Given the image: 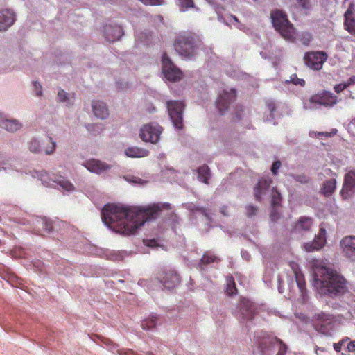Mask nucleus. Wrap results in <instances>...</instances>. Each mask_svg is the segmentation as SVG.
<instances>
[{"label":"nucleus","instance_id":"obj_18","mask_svg":"<svg viewBox=\"0 0 355 355\" xmlns=\"http://www.w3.org/2000/svg\"><path fill=\"white\" fill-rule=\"evenodd\" d=\"M83 166L89 171L98 174L106 171L110 168V166L108 164L96 159H91L86 161Z\"/></svg>","mask_w":355,"mask_h":355},{"label":"nucleus","instance_id":"obj_5","mask_svg":"<svg viewBox=\"0 0 355 355\" xmlns=\"http://www.w3.org/2000/svg\"><path fill=\"white\" fill-rule=\"evenodd\" d=\"M162 72L165 78L171 82H176L182 79L183 73L171 61L167 53L164 52L162 57Z\"/></svg>","mask_w":355,"mask_h":355},{"label":"nucleus","instance_id":"obj_35","mask_svg":"<svg viewBox=\"0 0 355 355\" xmlns=\"http://www.w3.org/2000/svg\"><path fill=\"white\" fill-rule=\"evenodd\" d=\"M28 150L32 153H35L41 152V147L39 141L36 139H33L28 143Z\"/></svg>","mask_w":355,"mask_h":355},{"label":"nucleus","instance_id":"obj_30","mask_svg":"<svg viewBox=\"0 0 355 355\" xmlns=\"http://www.w3.org/2000/svg\"><path fill=\"white\" fill-rule=\"evenodd\" d=\"M345 26L346 29L352 35H355V19L352 17V11L348 9L345 13Z\"/></svg>","mask_w":355,"mask_h":355},{"label":"nucleus","instance_id":"obj_36","mask_svg":"<svg viewBox=\"0 0 355 355\" xmlns=\"http://www.w3.org/2000/svg\"><path fill=\"white\" fill-rule=\"evenodd\" d=\"M49 145L44 149V151L45 152V153L46 155H51V154L53 153V152L55 150V146H56L55 142L50 137H49Z\"/></svg>","mask_w":355,"mask_h":355},{"label":"nucleus","instance_id":"obj_53","mask_svg":"<svg viewBox=\"0 0 355 355\" xmlns=\"http://www.w3.org/2000/svg\"><path fill=\"white\" fill-rule=\"evenodd\" d=\"M299 5L303 8H307L309 0H296Z\"/></svg>","mask_w":355,"mask_h":355},{"label":"nucleus","instance_id":"obj_44","mask_svg":"<svg viewBox=\"0 0 355 355\" xmlns=\"http://www.w3.org/2000/svg\"><path fill=\"white\" fill-rule=\"evenodd\" d=\"M337 130H334L332 132H315V135L316 136H325V137H331V135H334L336 133Z\"/></svg>","mask_w":355,"mask_h":355},{"label":"nucleus","instance_id":"obj_46","mask_svg":"<svg viewBox=\"0 0 355 355\" xmlns=\"http://www.w3.org/2000/svg\"><path fill=\"white\" fill-rule=\"evenodd\" d=\"M347 88V85L345 83L338 84L334 86V90L336 93H340Z\"/></svg>","mask_w":355,"mask_h":355},{"label":"nucleus","instance_id":"obj_32","mask_svg":"<svg viewBox=\"0 0 355 355\" xmlns=\"http://www.w3.org/2000/svg\"><path fill=\"white\" fill-rule=\"evenodd\" d=\"M226 292L229 295H234L237 293L236 284L234 278L231 276L227 279Z\"/></svg>","mask_w":355,"mask_h":355},{"label":"nucleus","instance_id":"obj_49","mask_svg":"<svg viewBox=\"0 0 355 355\" xmlns=\"http://www.w3.org/2000/svg\"><path fill=\"white\" fill-rule=\"evenodd\" d=\"M193 210L196 211H199V212L202 213L203 215H205L207 217L208 216L207 213V210L204 207H195L193 209Z\"/></svg>","mask_w":355,"mask_h":355},{"label":"nucleus","instance_id":"obj_34","mask_svg":"<svg viewBox=\"0 0 355 355\" xmlns=\"http://www.w3.org/2000/svg\"><path fill=\"white\" fill-rule=\"evenodd\" d=\"M273 340L274 343L278 345V352L276 355H285L288 349L286 345L278 338H275Z\"/></svg>","mask_w":355,"mask_h":355},{"label":"nucleus","instance_id":"obj_10","mask_svg":"<svg viewBox=\"0 0 355 355\" xmlns=\"http://www.w3.org/2000/svg\"><path fill=\"white\" fill-rule=\"evenodd\" d=\"M158 279L164 288L171 289L180 282V275L174 270H163L159 273Z\"/></svg>","mask_w":355,"mask_h":355},{"label":"nucleus","instance_id":"obj_21","mask_svg":"<svg viewBox=\"0 0 355 355\" xmlns=\"http://www.w3.org/2000/svg\"><path fill=\"white\" fill-rule=\"evenodd\" d=\"M0 126L9 132H15L19 130L21 124L17 120L8 119L0 114Z\"/></svg>","mask_w":355,"mask_h":355},{"label":"nucleus","instance_id":"obj_39","mask_svg":"<svg viewBox=\"0 0 355 355\" xmlns=\"http://www.w3.org/2000/svg\"><path fill=\"white\" fill-rule=\"evenodd\" d=\"M146 6H161L164 3V0H138Z\"/></svg>","mask_w":355,"mask_h":355},{"label":"nucleus","instance_id":"obj_55","mask_svg":"<svg viewBox=\"0 0 355 355\" xmlns=\"http://www.w3.org/2000/svg\"><path fill=\"white\" fill-rule=\"evenodd\" d=\"M117 353L119 355H135L132 350H127L125 352H123L122 350H118Z\"/></svg>","mask_w":355,"mask_h":355},{"label":"nucleus","instance_id":"obj_51","mask_svg":"<svg viewBox=\"0 0 355 355\" xmlns=\"http://www.w3.org/2000/svg\"><path fill=\"white\" fill-rule=\"evenodd\" d=\"M144 242L147 246L154 247L157 245V241L155 239L144 240Z\"/></svg>","mask_w":355,"mask_h":355},{"label":"nucleus","instance_id":"obj_19","mask_svg":"<svg viewBox=\"0 0 355 355\" xmlns=\"http://www.w3.org/2000/svg\"><path fill=\"white\" fill-rule=\"evenodd\" d=\"M92 110L94 115L101 119H105L109 115L107 105L105 103L100 101H94L92 102Z\"/></svg>","mask_w":355,"mask_h":355},{"label":"nucleus","instance_id":"obj_20","mask_svg":"<svg viewBox=\"0 0 355 355\" xmlns=\"http://www.w3.org/2000/svg\"><path fill=\"white\" fill-rule=\"evenodd\" d=\"M327 59V55L324 51L312 52V69L320 70Z\"/></svg>","mask_w":355,"mask_h":355},{"label":"nucleus","instance_id":"obj_23","mask_svg":"<svg viewBox=\"0 0 355 355\" xmlns=\"http://www.w3.org/2000/svg\"><path fill=\"white\" fill-rule=\"evenodd\" d=\"M326 243V230L324 228H320L319 232L314 237L312 241V250H320L322 248Z\"/></svg>","mask_w":355,"mask_h":355},{"label":"nucleus","instance_id":"obj_43","mask_svg":"<svg viewBox=\"0 0 355 355\" xmlns=\"http://www.w3.org/2000/svg\"><path fill=\"white\" fill-rule=\"evenodd\" d=\"M58 97L60 102H64L67 99V93L64 90H60L58 92Z\"/></svg>","mask_w":355,"mask_h":355},{"label":"nucleus","instance_id":"obj_61","mask_svg":"<svg viewBox=\"0 0 355 355\" xmlns=\"http://www.w3.org/2000/svg\"><path fill=\"white\" fill-rule=\"evenodd\" d=\"M227 207L226 206H223L222 208H221V213L224 215V216H227Z\"/></svg>","mask_w":355,"mask_h":355},{"label":"nucleus","instance_id":"obj_31","mask_svg":"<svg viewBox=\"0 0 355 355\" xmlns=\"http://www.w3.org/2000/svg\"><path fill=\"white\" fill-rule=\"evenodd\" d=\"M157 318L155 315H151L145 319L141 322V327L145 330H150L156 327Z\"/></svg>","mask_w":355,"mask_h":355},{"label":"nucleus","instance_id":"obj_29","mask_svg":"<svg viewBox=\"0 0 355 355\" xmlns=\"http://www.w3.org/2000/svg\"><path fill=\"white\" fill-rule=\"evenodd\" d=\"M198 180L205 184H208L210 178V169L207 165H203L197 170Z\"/></svg>","mask_w":355,"mask_h":355},{"label":"nucleus","instance_id":"obj_62","mask_svg":"<svg viewBox=\"0 0 355 355\" xmlns=\"http://www.w3.org/2000/svg\"><path fill=\"white\" fill-rule=\"evenodd\" d=\"M230 17L235 21V22H237L239 23V21L238 19V18L235 16V15H230Z\"/></svg>","mask_w":355,"mask_h":355},{"label":"nucleus","instance_id":"obj_12","mask_svg":"<svg viewBox=\"0 0 355 355\" xmlns=\"http://www.w3.org/2000/svg\"><path fill=\"white\" fill-rule=\"evenodd\" d=\"M355 193V171L347 172L344 178V182L341 190L342 196L347 199Z\"/></svg>","mask_w":355,"mask_h":355},{"label":"nucleus","instance_id":"obj_28","mask_svg":"<svg viewBox=\"0 0 355 355\" xmlns=\"http://www.w3.org/2000/svg\"><path fill=\"white\" fill-rule=\"evenodd\" d=\"M336 179H330L326 181L321 188V193L326 196H331L336 189Z\"/></svg>","mask_w":355,"mask_h":355},{"label":"nucleus","instance_id":"obj_17","mask_svg":"<svg viewBox=\"0 0 355 355\" xmlns=\"http://www.w3.org/2000/svg\"><path fill=\"white\" fill-rule=\"evenodd\" d=\"M239 309L243 319L250 321L254 318V307L249 300L244 298L241 300Z\"/></svg>","mask_w":355,"mask_h":355},{"label":"nucleus","instance_id":"obj_52","mask_svg":"<svg viewBox=\"0 0 355 355\" xmlns=\"http://www.w3.org/2000/svg\"><path fill=\"white\" fill-rule=\"evenodd\" d=\"M96 128L98 130H102V128L101 127V125L98 124H89L87 126V128L89 131L94 130V128Z\"/></svg>","mask_w":355,"mask_h":355},{"label":"nucleus","instance_id":"obj_15","mask_svg":"<svg viewBox=\"0 0 355 355\" xmlns=\"http://www.w3.org/2000/svg\"><path fill=\"white\" fill-rule=\"evenodd\" d=\"M272 180L270 178H261L254 187V198L258 201H261L262 196L266 195L268 191Z\"/></svg>","mask_w":355,"mask_h":355},{"label":"nucleus","instance_id":"obj_37","mask_svg":"<svg viewBox=\"0 0 355 355\" xmlns=\"http://www.w3.org/2000/svg\"><path fill=\"white\" fill-rule=\"evenodd\" d=\"M179 6L184 10H188L194 7L193 0H177Z\"/></svg>","mask_w":355,"mask_h":355},{"label":"nucleus","instance_id":"obj_64","mask_svg":"<svg viewBox=\"0 0 355 355\" xmlns=\"http://www.w3.org/2000/svg\"><path fill=\"white\" fill-rule=\"evenodd\" d=\"M146 355H154L152 352H146Z\"/></svg>","mask_w":355,"mask_h":355},{"label":"nucleus","instance_id":"obj_47","mask_svg":"<svg viewBox=\"0 0 355 355\" xmlns=\"http://www.w3.org/2000/svg\"><path fill=\"white\" fill-rule=\"evenodd\" d=\"M129 181L139 184H142L144 183V181L138 177H132L131 179L129 180Z\"/></svg>","mask_w":355,"mask_h":355},{"label":"nucleus","instance_id":"obj_3","mask_svg":"<svg viewBox=\"0 0 355 355\" xmlns=\"http://www.w3.org/2000/svg\"><path fill=\"white\" fill-rule=\"evenodd\" d=\"M270 18L274 28L284 39L290 40L293 38L294 28L289 22L285 12L277 9L272 10Z\"/></svg>","mask_w":355,"mask_h":355},{"label":"nucleus","instance_id":"obj_4","mask_svg":"<svg viewBox=\"0 0 355 355\" xmlns=\"http://www.w3.org/2000/svg\"><path fill=\"white\" fill-rule=\"evenodd\" d=\"M174 48L182 57L190 58L196 54L197 47L193 36L191 33H180L174 40Z\"/></svg>","mask_w":355,"mask_h":355},{"label":"nucleus","instance_id":"obj_9","mask_svg":"<svg viewBox=\"0 0 355 355\" xmlns=\"http://www.w3.org/2000/svg\"><path fill=\"white\" fill-rule=\"evenodd\" d=\"M341 254L351 261H355V236H347L339 243Z\"/></svg>","mask_w":355,"mask_h":355},{"label":"nucleus","instance_id":"obj_58","mask_svg":"<svg viewBox=\"0 0 355 355\" xmlns=\"http://www.w3.org/2000/svg\"><path fill=\"white\" fill-rule=\"evenodd\" d=\"M343 345V342H339L338 343H335L334 345V348L336 352H340L341 349V347Z\"/></svg>","mask_w":355,"mask_h":355},{"label":"nucleus","instance_id":"obj_50","mask_svg":"<svg viewBox=\"0 0 355 355\" xmlns=\"http://www.w3.org/2000/svg\"><path fill=\"white\" fill-rule=\"evenodd\" d=\"M295 179L296 181H298L301 183H305L308 182L307 178L304 175H296Z\"/></svg>","mask_w":355,"mask_h":355},{"label":"nucleus","instance_id":"obj_48","mask_svg":"<svg viewBox=\"0 0 355 355\" xmlns=\"http://www.w3.org/2000/svg\"><path fill=\"white\" fill-rule=\"evenodd\" d=\"M304 62L308 67L311 65V52H306L304 55Z\"/></svg>","mask_w":355,"mask_h":355},{"label":"nucleus","instance_id":"obj_54","mask_svg":"<svg viewBox=\"0 0 355 355\" xmlns=\"http://www.w3.org/2000/svg\"><path fill=\"white\" fill-rule=\"evenodd\" d=\"M347 349L349 352H354L355 351V340L350 341L347 344Z\"/></svg>","mask_w":355,"mask_h":355},{"label":"nucleus","instance_id":"obj_56","mask_svg":"<svg viewBox=\"0 0 355 355\" xmlns=\"http://www.w3.org/2000/svg\"><path fill=\"white\" fill-rule=\"evenodd\" d=\"M267 106H268L271 114H273V112H275L276 107H275V105L274 103L270 102L267 104Z\"/></svg>","mask_w":355,"mask_h":355},{"label":"nucleus","instance_id":"obj_1","mask_svg":"<svg viewBox=\"0 0 355 355\" xmlns=\"http://www.w3.org/2000/svg\"><path fill=\"white\" fill-rule=\"evenodd\" d=\"M163 209H170L169 203L153 204L129 208L107 204L101 211L103 223L110 228L124 235H131L146 222L156 219Z\"/></svg>","mask_w":355,"mask_h":355},{"label":"nucleus","instance_id":"obj_59","mask_svg":"<svg viewBox=\"0 0 355 355\" xmlns=\"http://www.w3.org/2000/svg\"><path fill=\"white\" fill-rule=\"evenodd\" d=\"M45 226H46L45 228H46V231H48V232L51 231L53 229L52 225L49 223H46Z\"/></svg>","mask_w":355,"mask_h":355},{"label":"nucleus","instance_id":"obj_26","mask_svg":"<svg viewBox=\"0 0 355 355\" xmlns=\"http://www.w3.org/2000/svg\"><path fill=\"white\" fill-rule=\"evenodd\" d=\"M220 261V259L215 254L209 252H206L203 254L200 261L199 266L201 268V269L205 270V268H202L203 266H206L211 263L219 262Z\"/></svg>","mask_w":355,"mask_h":355},{"label":"nucleus","instance_id":"obj_27","mask_svg":"<svg viewBox=\"0 0 355 355\" xmlns=\"http://www.w3.org/2000/svg\"><path fill=\"white\" fill-rule=\"evenodd\" d=\"M315 329L318 331H322V329L331 323L329 315L325 314H318L315 316Z\"/></svg>","mask_w":355,"mask_h":355},{"label":"nucleus","instance_id":"obj_14","mask_svg":"<svg viewBox=\"0 0 355 355\" xmlns=\"http://www.w3.org/2000/svg\"><path fill=\"white\" fill-rule=\"evenodd\" d=\"M288 266L291 269L293 274L295 278L297 286L302 293V300L304 301V293H306V283L303 274L299 268V265L295 261H290Z\"/></svg>","mask_w":355,"mask_h":355},{"label":"nucleus","instance_id":"obj_2","mask_svg":"<svg viewBox=\"0 0 355 355\" xmlns=\"http://www.w3.org/2000/svg\"><path fill=\"white\" fill-rule=\"evenodd\" d=\"M312 285L320 295L337 297L347 292V280L328 267L327 260L312 257Z\"/></svg>","mask_w":355,"mask_h":355},{"label":"nucleus","instance_id":"obj_57","mask_svg":"<svg viewBox=\"0 0 355 355\" xmlns=\"http://www.w3.org/2000/svg\"><path fill=\"white\" fill-rule=\"evenodd\" d=\"M347 85V87L352 84H355V76H351L346 83H344Z\"/></svg>","mask_w":355,"mask_h":355},{"label":"nucleus","instance_id":"obj_22","mask_svg":"<svg viewBox=\"0 0 355 355\" xmlns=\"http://www.w3.org/2000/svg\"><path fill=\"white\" fill-rule=\"evenodd\" d=\"M121 28L119 26H105V35L106 40L110 42H112L115 40H118L121 35Z\"/></svg>","mask_w":355,"mask_h":355},{"label":"nucleus","instance_id":"obj_40","mask_svg":"<svg viewBox=\"0 0 355 355\" xmlns=\"http://www.w3.org/2000/svg\"><path fill=\"white\" fill-rule=\"evenodd\" d=\"M289 82L295 85L304 86L305 85V81L303 79L299 78L296 74L291 76Z\"/></svg>","mask_w":355,"mask_h":355},{"label":"nucleus","instance_id":"obj_24","mask_svg":"<svg viewBox=\"0 0 355 355\" xmlns=\"http://www.w3.org/2000/svg\"><path fill=\"white\" fill-rule=\"evenodd\" d=\"M125 155L129 157H144L148 155L149 151L138 147H129L125 150Z\"/></svg>","mask_w":355,"mask_h":355},{"label":"nucleus","instance_id":"obj_63","mask_svg":"<svg viewBox=\"0 0 355 355\" xmlns=\"http://www.w3.org/2000/svg\"><path fill=\"white\" fill-rule=\"evenodd\" d=\"M305 247H306V250H307V251H309V250H310L311 245H309V243H306V244L305 245Z\"/></svg>","mask_w":355,"mask_h":355},{"label":"nucleus","instance_id":"obj_8","mask_svg":"<svg viewBox=\"0 0 355 355\" xmlns=\"http://www.w3.org/2000/svg\"><path fill=\"white\" fill-rule=\"evenodd\" d=\"M40 180L42 184L46 187H54L55 184H58L65 191H71L74 190L73 184L64 180L62 176L53 175L51 177L47 172H43L40 175Z\"/></svg>","mask_w":355,"mask_h":355},{"label":"nucleus","instance_id":"obj_45","mask_svg":"<svg viewBox=\"0 0 355 355\" xmlns=\"http://www.w3.org/2000/svg\"><path fill=\"white\" fill-rule=\"evenodd\" d=\"M296 318H297L301 322L307 324L309 322V318L306 316L303 313H296L295 314Z\"/></svg>","mask_w":355,"mask_h":355},{"label":"nucleus","instance_id":"obj_13","mask_svg":"<svg viewBox=\"0 0 355 355\" xmlns=\"http://www.w3.org/2000/svg\"><path fill=\"white\" fill-rule=\"evenodd\" d=\"M312 103L331 107L337 103V96L329 92L324 91L312 96Z\"/></svg>","mask_w":355,"mask_h":355},{"label":"nucleus","instance_id":"obj_42","mask_svg":"<svg viewBox=\"0 0 355 355\" xmlns=\"http://www.w3.org/2000/svg\"><path fill=\"white\" fill-rule=\"evenodd\" d=\"M33 86H34V88H35V91L36 95L38 96H41L42 92V86L40 84V83L36 82V81L34 82L33 83Z\"/></svg>","mask_w":355,"mask_h":355},{"label":"nucleus","instance_id":"obj_25","mask_svg":"<svg viewBox=\"0 0 355 355\" xmlns=\"http://www.w3.org/2000/svg\"><path fill=\"white\" fill-rule=\"evenodd\" d=\"M311 227V219L309 218L301 217L293 227L294 232L302 233L308 231Z\"/></svg>","mask_w":355,"mask_h":355},{"label":"nucleus","instance_id":"obj_6","mask_svg":"<svg viewBox=\"0 0 355 355\" xmlns=\"http://www.w3.org/2000/svg\"><path fill=\"white\" fill-rule=\"evenodd\" d=\"M168 112L170 118L177 129H182L183 127V110L184 104L179 101H168L166 103Z\"/></svg>","mask_w":355,"mask_h":355},{"label":"nucleus","instance_id":"obj_33","mask_svg":"<svg viewBox=\"0 0 355 355\" xmlns=\"http://www.w3.org/2000/svg\"><path fill=\"white\" fill-rule=\"evenodd\" d=\"M271 198V202L273 207L279 206L280 205L282 196L280 193L275 187L272 189Z\"/></svg>","mask_w":355,"mask_h":355},{"label":"nucleus","instance_id":"obj_60","mask_svg":"<svg viewBox=\"0 0 355 355\" xmlns=\"http://www.w3.org/2000/svg\"><path fill=\"white\" fill-rule=\"evenodd\" d=\"M270 217H271V220H272V221H275V220L278 218L277 214V213H275V212H273V213H272V214H271Z\"/></svg>","mask_w":355,"mask_h":355},{"label":"nucleus","instance_id":"obj_7","mask_svg":"<svg viewBox=\"0 0 355 355\" xmlns=\"http://www.w3.org/2000/svg\"><path fill=\"white\" fill-rule=\"evenodd\" d=\"M163 131L162 126L157 123H148L143 125L140 129V138L145 142L157 144L160 139Z\"/></svg>","mask_w":355,"mask_h":355},{"label":"nucleus","instance_id":"obj_11","mask_svg":"<svg viewBox=\"0 0 355 355\" xmlns=\"http://www.w3.org/2000/svg\"><path fill=\"white\" fill-rule=\"evenodd\" d=\"M236 90L234 89H231L230 92L223 91L220 94L216 101V104L220 114H223L225 112L230 103L236 99Z\"/></svg>","mask_w":355,"mask_h":355},{"label":"nucleus","instance_id":"obj_38","mask_svg":"<svg viewBox=\"0 0 355 355\" xmlns=\"http://www.w3.org/2000/svg\"><path fill=\"white\" fill-rule=\"evenodd\" d=\"M246 210V215L248 218H252L254 216H256L258 208L255 206H253L252 205H249L245 207Z\"/></svg>","mask_w":355,"mask_h":355},{"label":"nucleus","instance_id":"obj_16","mask_svg":"<svg viewBox=\"0 0 355 355\" xmlns=\"http://www.w3.org/2000/svg\"><path fill=\"white\" fill-rule=\"evenodd\" d=\"M15 21V13L9 10H0V31H6Z\"/></svg>","mask_w":355,"mask_h":355},{"label":"nucleus","instance_id":"obj_41","mask_svg":"<svg viewBox=\"0 0 355 355\" xmlns=\"http://www.w3.org/2000/svg\"><path fill=\"white\" fill-rule=\"evenodd\" d=\"M281 165H282V164H281L280 161H275L273 162L272 168H271V171L273 175H275L277 174L278 170L281 167Z\"/></svg>","mask_w":355,"mask_h":355}]
</instances>
